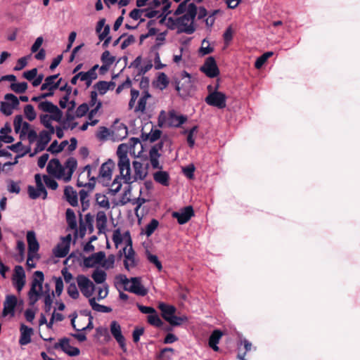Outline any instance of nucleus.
<instances>
[{"label":"nucleus","mask_w":360,"mask_h":360,"mask_svg":"<svg viewBox=\"0 0 360 360\" xmlns=\"http://www.w3.org/2000/svg\"><path fill=\"white\" fill-rule=\"evenodd\" d=\"M140 95L139 91L135 89H131L130 91V100L129 102V109H134L135 113L141 112L144 113L146 108V103L148 98H151V94L149 91L142 92L141 96L135 105L136 101Z\"/></svg>","instance_id":"20e7f679"},{"label":"nucleus","mask_w":360,"mask_h":360,"mask_svg":"<svg viewBox=\"0 0 360 360\" xmlns=\"http://www.w3.org/2000/svg\"><path fill=\"white\" fill-rule=\"evenodd\" d=\"M159 225V221L153 219L146 226L145 229V234L148 237L150 236Z\"/></svg>","instance_id":"58836bf2"},{"label":"nucleus","mask_w":360,"mask_h":360,"mask_svg":"<svg viewBox=\"0 0 360 360\" xmlns=\"http://www.w3.org/2000/svg\"><path fill=\"white\" fill-rule=\"evenodd\" d=\"M186 316H176L175 314L172 316L170 319H167V322L172 326H177L181 325L184 322L187 321Z\"/></svg>","instance_id":"ea45409f"},{"label":"nucleus","mask_w":360,"mask_h":360,"mask_svg":"<svg viewBox=\"0 0 360 360\" xmlns=\"http://www.w3.org/2000/svg\"><path fill=\"white\" fill-rule=\"evenodd\" d=\"M252 343L246 339L241 340L240 345H238V353L237 355L238 359L240 360H245V356L247 352L251 350Z\"/></svg>","instance_id":"a878e982"},{"label":"nucleus","mask_w":360,"mask_h":360,"mask_svg":"<svg viewBox=\"0 0 360 360\" xmlns=\"http://www.w3.org/2000/svg\"><path fill=\"white\" fill-rule=\"evenodd\" d=\"M14 129L16 133H20V136L26 135L29 131L30 124L23 120L22 115L15 116L13 121Z\"/></svg>","instance_id":"6ab92c4d"},{"label":"nucleus","mask_w":360,"mask_h":360,"mask_svg":"<svg viewBox=\"0 0 360 360\" xmlns=\"http://www.w3.org/2000/svg\"><path fill=\"white\" fill-rule=\"evenodd\" d=\"M133 167L135 172V179H144L147 175V170L146 168L143 167V164L138 161H134Z\"/></svg>","instance_id":"c756f323"},{"label":"nucleus","mask_w":360,"mask_h":360,"mask_svg":"<svg viewBox=\"0 0 360 360\" xmlns=\"http://www.w3.org/2000/svg\"><path fill=\"white\" fill-rule=\"evenodd\" d=\"M144 333V328L143 327L136 328L132 333L133 341L134 342H138L140 340V336L142 335Z\"/></svg>","instance_id":"774afa93"},{"label":"nucleus","mask_w":360,"mask_h":360,"mask_svg":"<svg viewBox=\"0 0 360 360\" xmlns=\"http://www.w3.org/2000/svg\"><path fill=\"white\" fill-rule=\"evenodd\" d=\"M102 63L111 65L115 60V57L110 55L109 51H105L101 57Z\"/></svg>","instance_id":"a18cd8bd"},{"label":"nucleus","mask_w":360,"mask_h":360,"mask_svg":"<svg viewBox=\"0 0 360 360\" xmlns=\"http://www.w3.org/2000/svg\"><path fill=\"white\" fill-rule=\"evenodd\" d=\"M106 276V273L98 269H96L91 275L94 281L98 284L103 283L105 281Z\"/></svg>","instance_id":"2f4dec72"},{"label":"nucleus","mask_w":360,"mask_h":360,"mask_svg":"<svg viewBox=\"0 0 360 360\" xmlns=\"http://www.w3.org/2000/svg\"><path fill=\"white\" fill-rule=\"evenodd\" d=\"M187 120V117L183 115H178L176 112L172 110L168 112V116H166L165 112L162 110L158 117V125L162 127L165 123L169 127H180L181 124L185 123Z\"/></svg>","instance_id":"39448f33"},{"label":"nucleus","mask_w":360,"mask_h":360,"mask_svg":"<svg viewBox=\"0 0 360 360\" xmlns=\"http://www.w3.org/2000/svg\"><path fill=\"white\" fill-rule=\"evenodd\" d=\"M27 240L28 243V252L37 253L39 243L34 231H30L27 232Z\"/></svg>","instance_id":"393cba45"},{"label":"nucleus","mask_w":360,"mask_h":360,"mask_svg":"<svg viewBox=\"0 0 360 360\" xmlns=\"http://www.w3.org/2000/svg\"><path fill=\"white\" fill-rule=\"evenodd\" d=\"M62 82V78H60L57 82L55 80L51 81V84L46 89V97L53 95V91L59 88L60 84Z\"/></svg>","instance_id":"8fccbe9b"},{"label":"nucleus","mask_w":360,"mask_h":360,"mask_svg":"<svg viewBox=\"0 0 360 360\" xmlns=\"http://www.w3.org/2000/svg\"><path fill=\"white\" fill-rule=\"evenodd\" d=\"M110 134L109 129L105 127H100L96 134V137L100 140H104L108 138Z\"/></svg>","instance_id":"680f3d73"},{"label":"nucleus","mask_w":360,"mask_h":360,"mask_svg":"<svg viewBox=\"0 0 360 360\" xmlns=\"http://www.w3.org/2000/svg\"><path fill=\"white\" fill-rule=\"evenodd\" d=\"M64 195L65 200L73 207L78 204V198L77 192L71 186H65L64 189Z\"/></svg>","instance_id":"5701e85b"},{"label":"nucleus","mask_w":360,"mask_h":360,"mask_svg":"<svg viewBox=\"0 0 360 360\" xmlns=\"http://www.w3.org/2000/svg\"><path fill=\"white\" fill-rule=\"evenodd\" d=\"M197 6L195 5V4L191 3L188 5L187 12L185 15H187V17L191 20V22H193L197 15Z\"/></svg>","instance_id":"37998d69"},{"label":"nucleus","mask_w":360,"mask_h":360,"mask_svg":"<svg viewBox=\"0 0 360 360\" xmlns=\"http://www.w3.org/2000/svg\"><path fill=\"white\" fill-rule=\"evenodd\" d=\"M89 105L86 103H84L78 106L75 111V116L77 117H82L84 116L87 112L89 111Z\"/></svg>","instance_id":"5fc2aeb1"},{"label":"nucleus","mask_w":360,"mask_h":360,"mask_svg":"<svg viewBox=\"0 0 360 360\" xmlns=\"http://www.w3.org/2000/svg\"><path fill=\"white\" fill-rule=\"evenodd\" d=\"M161 134L162 131L160 129L151 130V131L147 135L146 139L153 143L159 139Z\"/></svg>","instance_id":"bf43d9fd"},{"label":"nucleus","mask_w":360,"mask_h":360,"mask_svg":"<svg viewBox=\"0 0 360 360\" xmlns=\"http://www.w3.org/2000/svg\"><path fill=\"white\" fill-rule=\"evenodd\" d=\"M153 179L162 186H168L169 185V175L167 172L158 171L153 174Z\"/></svg>","instance_id":"cd10ccee"},{"label":"nucleus","mask_w":360,"mask_h":360,"mask_svg":"<svg viewBox=\"0 0 360 360\" xmlns=\"http://www.w3.org/2000/svg\"><path fill=\"white\" fill-rule=\"evenodd\" d=\"M13 283L18 292H20L25 284V273L21 266H16L13 276Z\"/></svg>","instance_id":"4468645a"},{"label":"nucleus","mask_w":360,"mask_h":360,"mask_svg":"<svg viewBox=\"0 0 360 360\" xmlns=\"http://www.w3.org/2000/svg\"><path fill=\"white\" fill-rule=\"evenodd\" d=\"M80 197V201L82 205V210L83 212L86 210L90 205L89 200L87 199L89 194L88 191L82 189L79 193Z\"/></svg>","instance_id":"c9c22d12"},{"label":"nucleus","mask_w":360,"mask_h":360,"mask_svg":"<svg viewBox=\"0 0 360 360\" xmlns=\"http://www.w3.org/2000/svg\"><path fill=\"white\" fill-rule=\"evenodd\" d=\"M174 352V349L171 347H166L160 351L159 358L163 360H169Z\"/></svg>","instance_id":"09e8293b"},{"label":"nucleus","mask_w":360,"mask_h":360,"mask_svg":"<svg viewBox=\"0 0 360 360\" xmlns=\"http://www.w3.org/2000/svg\"><path fill=\"white\" fill-rule=\"evenodd\" d=\"M233 30L231 26H229L226 28V30H225V32L223 34L224 43L228 45L233 39Z\"/></svg>","instance_id":"052dcab7"},{"label":"nucleus","mask_w":360,"mask_h":360,"mask_svg":"<svg viewBox=\"0 0 360 360\" xmlns=\"http://www.w3.org/2000/svg\"><path fill=\"white\" fill-rule=\"evenodd\" d=\"M117 155L118 157V167L120 172V176L124 180V183L131 184V176L130 175V162L127 156V146L121 144L118 146L117 150Z\"/></svg>","instance_id":"f03ea898"},{"label":"nucleus","mask_w":360,"mask_h":360,"mask_svg":"<svg viewBox=\"0 0 360 360\" xmlns=\"http://www.w3.org/2000/svg\"><path fill=\"white\" fill-rule=\"evenodd\" d=\"M157 82H158V86L160 89H165L169 84L168 78H167V76L166 75V74H165L164 72L160 73L159 76L158 77Z\"/></svg>","instance_id":"de8ad7c7"},{"label":"nucleus","mask_w":360,"mask_h":360,"mask_svg":"<svg viewBox=\"0 0 360 360\" xmlns=\"http://www.w3.org/2000/svg\"><path fill=\"white\" fill-rule=\"evenodd\" d=\"M24 112L26 117L30 121L34 120L36 117V113L32 105H27L25 107Z\"/></svg>","instance_id":"13d9d810"},{"label":"nucleus","mask_w":360,"mask_h":360,"mask_svg":"<svg viewBox=\"0 0 360 360\" xmlns=\"http://www.w3.org/2000/svg\"><path fill=\"white\" fill-rule=\"evenodd\" d=\"M205 101L209 105L217 107L219 109H223L226 105V95L224 93L217 90L210 93L205 98Z\"/></svg>","instance_id":"0eeeda50"},{"label":"nucleus","mask_w":360,"mask_h":360,"mask_svg":"<svg viewBox=\"0 0 360 360\" xmlns=\"http://www.w3.org/2000/svg\"><path fill=\"white\" fill-rule=\"evenodd\" d=\"M77 162L75 158H69L63 167L58 159H52L46 166V172L58 179H63L65 182L70 181L76 169Z\"/></svg>","instance_id":"f257e3e1"},{"label":"nucleus","mask_w":360,"mask_h":360,"mask_svg":"<svg viewBox=\"0 0 360 360\" xmlns=\"http://www.w3.org/2000/svg\"><path fill=\"white\" fill-rule=\"evenodd\" d=\"M112 240L116 247H117L119 244L122 243V236L119 229L113 231Z\"/></svg>","instance_id":"338daca9"},{"label":"nucleus","mask_w":360,"mask_h":360,"mask_svg":"<svg viewBox=\"0 0 360 360\" xmlns=\"http://www.w3.org/2000/svg\"><path fill=\"white\" fill-rule=\"evenodd\" d=\"M147 320L149 324L158 328H161L164 325V322L158 316L157 312L155 314L148 315Z\"/></svg>","instance_id":"72a5a7b5"},{"label":"nucleus","mask_w":360,"mask_h":360,"mask_svg":"<svg viewBox=\"0 0 360 360\" xmlns=\"http://www.w3.org/2000/svg\"><path fill=\"white\" fill-rule=\"evenodd\" d=\"M110 333L113 338L116 340L120 347L124 352H127L125 338L123 336L120 323L116 321L110 323Z\"/></svg>","instance_id":"9b49d317"},{"label":"nucleus","mask_w":360,"mask_h":360,"mask_svg":"<svg viewBox=\"0 0 360 360\" xmlns=\"http://www.w3.org/2000/svg\"><path fill=\"white\" fill-rule=\"evenodd\" d=\"M98 68V65H94L86 72L89 81H87V87L91 85L92 81L96 79L98 77L96 70Z\"/></svg>","instance_id":"c03bdc74"},{"label":"nucleus","mask_w":360,"mask_h":360,"mask_svg":"<svg viewBox=\"0 0 360 360\" xmlns=\"http://www.w3.org/2000/svg\"><path fill=\"white\" fill-rule=\"evenodd\" d=\"M147 259L150 263L153 264L157 267L159 271L162 269V263L160 262L158 257L156 255L148 252L147 254Z\"/></svg>","instance_id":"6e6d98bb"},{"label":"nucleus","mask_w":360,"mask_h":360,"mask_svg":"<svg viewBox=\"0 0 360 360\" xmlns=\"http://www.w3.org/2000/svg\"><path fill=\"white\" fill-rule=\"evenodd\" d=\"M44 278L42 271H37L34 273L31 288L28 292L29 304L30 305H34L43 295L42 283Z\"/></svg>","instance_id":"7ed1b4c3"},{"label":"nucleus","mask_w":360,"mask_h":360,"mask_svg":"<svg viewBox=\"0 0 360 360\" xmlns=\"http://www.w3.org/2000/svg\"><path fill=\"white\" fill-rule=\"evenodd\" d=\"M94 88L96 89L101 95H103L109 90V85L108 82L99 81L94 84Z\"/></svg>","instance_id":"79ce46f5"},{"label":"nucleus","mask_w":360,"mask_h":360,"mask_svg":"<svg viewBox=\"0 0 360 360\" xmlns=\"http://www.w3.org/2000/svg\"><path fill=\"white\" fill-rule=\"evenodd\" d=\"M46 112L51 113L50 117L51 119L60 121L63 116L62 111L55 105H53L51 102L46 101Z\"/></svg>","instance_id":"bb28decb"},{"label":"nucleus","mask_w":360,"mask_h":360,"mask_svg":"<svg viewBox=\"0 0 360 360\" xmlns=\"http://www.w3.org/2000/svg\"><path fill=\"white\" fill-rule=\"evenodd\" d=\"M43 181H45V174L42 176L40 174H35L34 181L36 184V187L45 191V186L43 184Z\"/></svg>","instance_id":"69168bd1"},{"label":"nucleus","mask_w":360,"mask_h":360,"mask_svg":"<svg viewBox=\"0 0 360 360\" xmlns=\"http://www.w3.org/2000/svg\"><path fill=\"white\" fill-rule=\"evenodd\" d=\"M123 251L126 258L124 261V266L127 270H129L130 267H134L136 265V263L134 261L135 252L132 248V245L129 246L128 250L127 247L124 248Z\"/></svg>","instance_id":"aec40b11"},{"label":"nucleus","mask_w":360,"mask_h":360,"mask_svg":"<svg viewBox=\"0 0 360 360\" xmlns=\"http://www.w3.org/2000/svg\"><path fill=\"white\" fill-rule=\"evenodd\" d=\"M223 336V333L220 330H214L211 333L209 340L208 345L214 351L218 352L219 350L217 344Z\"/></svg>","instance_id":"4be33fe9"},{"label":"nucleus","mask_w":360,"mask_h":360,"mask_svg":"<svg viewBox=\"0 0 360 360\" xmlns=\"http://www.w3.org/2000/svg\"><path fill=\"white\" fill-rule=\"evenodd\" d=\"M119 179H120V176H116L112 183L111 188L109 189L110 192L112 195H115L121 189L122 184Z\"/></svg>","instance_id":"864d4df0"},{"label":"nucleus","mask_w":360,"mask_h":360,"mask_svg":"<svg viewBox=\"0 0 360 360\" xmlns=\"http://www.w3.org/2000/svg\"><path fill=\"white\" fill-rule=\"evenodd\" d=\"M96 179L98 180L97 177L92 176L89 179V182L86 184H84L83 182H81L79 180H78L77 185L79 187H87L89 191H92L95 187Z\"/></svg>","instance_id":"4d7b16f0"},{"label":"nucleus","mask_w":360,"mask_h":360,"mask_svg":"<svg viewBox=\"0 0 360 360\" xmlns=\"http://www.w3.org/2000/svg\"><path fill=\"white\" fill-rule=\"evenodd\" d=\"M195 166L193 164L188 165V166L183 167V173L189 179H192L194 177Z\"/></svg>","instance_id":"e2e57ef3"},{"label":"nucleus","mask_w":360,"mask_h":360,"mask_svg":"<svg viewBox=\"0 0 360 360\" xmlns=\"http://www.w3.org/2000/svg\"><path fill=\"white\" fill-rule=\"evenodd\" d=\"M115 167L114 162L109 159L108 161L102 164L100 169L99 174L97 176L98 181H109L112 178V170Z\"/></svg>","instance_id":"f8f14e48"},{"label":"nucleus","mask_w":360,"mask_h":360,"mask_svg":"<svg viewBox=\"0 0 360 360\" xmlns=\"http://www.w3.org/2000/svg\"><path fill=\"white\" fill-rule=\"evenodd\" d=\"M107 225V217L103 211L98 212L96 214V228L98 233H103L105 230Z\"/></svg>","instance_id":"c85d7f7f"},{"label":"nucleus","mask_w":360,"mask_h":360,"mask_svg":"<svg viewBox=\"0 0 360 360\" xmlns=\"http://www.w3.org/2000/svg\"><path fill=\"white\" fill-rule=\"evenodd\" d=\"M4 100L1 102L0 110L5 115H11L13 110L19 105V100L12 94H6Z\"/></svg>","instance_id":"423d86ee"},{"label":"nucleus","mask_w":360,"mask_h":360,"mask_svg":"<svg viewBox=\"0 0 360 360\" xmlns=\"http://www.w3.org/2000/svg\"><path fill=\"white\" fill-rule=\"evenodd\" d=\"M67 292L69 296L72 299H77L79 296V293L75 283H70Z\"/></svg>","instance_id":"603ef678"},{"label":"nucleus","mask_w":360,"mask_h":360,"mask_svg":"<svg viewBox=\"0 0 360 360\" xmlns=\"http://www.w3.org/2000/svg\"><path fill=\"white\" fill-rule=\"evenodd\" d=\"M33 333V330L27 326L22 324L20 326V338L19 343L21 345H26L31 341V336Z\"/></svg>","instance_id":"412c9836"},{"label":"nucleus","mask_w":360,"mask_h":360,"mask_svg":"<svg viewBox=\"0 0 360 360\" xmlns=\"http://www.w3.org/2000/svg\"><path fill=\"white\" fill-rule=\"evenodd\" d=\"M112 134L120 139L125 138L128 134L127 127L124 124H120L112 130Z\"/></svg>","instance_id":"473e14b6"},{"label":"nucleus","mask_w":360,"mask_h":360,"mask_svg":"<svg viewBox=\"0 0 360 360\" xmlns=\"http://www.w3.org/2000/svg\"><path fill=\"white\" fill-rule=\"evenodd\" d=\"M38 259L37 253L28 252V257L27 259V265L30 269L34 268L36 264L34 260Z\"/></svg>","instance_id":"0e129e2a"},{"label":"nucleus","mask_w":360,"mask_h":360,"mask_svg":"<svg viewBox=\"0 0 360 360\" xmlns=\"http://www.w3.org/2000/svg\"><path fill=\"white\" fill-rule=\"evenodd\" d=\"M274 55V53L271 51H268L263 53L261 56H259L255 61V67L257 69H260L264 64L266 62V60Z\"/></svg>","instance_id":"f704fd0d"},{"label":"nucleus","mask_w":360,"mask_h":360,"mask_svg":"<svg viewBox=\"0 0 360 360\" xmlns=\"http://www.w3.org/2000/svg\"><path fill=\"white\" fill-rule=\"evenodd\" d=\"M214 51V48L210 46L209 42L206 39H203L202 42V46L200 49L199 52L202 55H207Z\"/></svg>","instance_id":"3c124183"},{"label":"nucleus","mask_w":360,"mask_h":360,"mask_svg":"<svg viewBox=\"0 0 360 360\" xmlns=\"http://www.w3.org/2000/svg\"><path fill=\"white\" fill-rule=\"evenodd\" d=\"M72 236L68 234L53 249V253L56 257H65L69 252Z\"/></svg>","instance_id":"9d476101"},{"label":"nucleus","mask_w":360,"mask_h":360,"mask_svg":"<svg viewBox=\"0 0 360 360\" xmlns=\"http://www.w3.org/2000/svg\"><path fill=\"white\" fill-rule=\"evenodd\" d=\"M194 215V211L191 206H186L179 212H174L172 217L176 219L179 224L187 223Z\"/></svg>","instance_id":"2eb2a0df"},{"label":"nucleus","mask_w":360,"mask_h":360,"mask_svg":"<svg viewBox=\"0 0 360 360\" xmlns=\"http://www.w3.org/2000/svg\"><path fill=\"white\" fill-rule=\"evenodd\" d=\"M11 89L15 93H24L27 89V84L25 82L20 83H13L11 84Z\"/></svg>","instance_id":"a19ab883"},{"label":"nucleus","mask_w":360,"mask_h":360,"mask_svg":"<svg viewBox=\"0 0 360 360\" xmlns=\"http://www.w3.org/2000/svg\"><path fill=\"white\" fill-rule=\"evenodd\" d=\"M66 221L68 226L72 230H77V220L74 211L72 209L68 208L66 210Z\"/></svg>","instance_id":"7c9ffc66"},{"label":"nucleus","mask_w":360,"mask_h":360,"mask_svg":"<svg viewBox=\"0 0 360 360\" xmlns=\"http://www.w3.org/2000/svg\"><path fill=\"white\" fill-rule=\"evenodd\" d=\"M94 215L91 213H88L84 217V224H86V229L89 230V233H92L94 232Z\"/></svg>","instance_id":"49530a36"},{"label":"nucleus","mask_w":360,"mask_h":360,"mask_svg":"<svg viewBox=\"0 0 360 360\" xmlns=\"http://www.w3.org/2000/svg\"><path fill=\"white\" fill-rule=\"evenodd\" d=\"M77 282L82 293L86 297H90L95 290V285L84 275H78Z\"/></svg>","instance_id":"1a4fd4ad"},{"label":"nucleus","mask_w":360,"mask_h":360,"mask_svg":"<svg viewBox=\"0 0 360 360\" xmlns=\"http://www.w3.org/2000/svg\"><path fill=\"white\" fill-rule=\"evenodd\" d=\"M96 201L100 207L105 209L110 208V202L108 198L106 197L105 195L101 193H96Z\"/></svg>","instance_id":"e433bc0d"},{"label":"nucleus","mask_w":360,"mask_h":360,"mask_svg":"<svg viewBox=\"0 0 360 360\" xmlns=\"http://www.w3.org/2000/svg\"><path fill=\"white\" fill-rule=\"evenodd\" d=\"M159 309L162 312V318L167 321V319H170L172 316L175 314L176 309L174 306L169 305L161 302L158 305Z\"/></svg>","instance_id":"b1692460"},{"label":"nucleus","mask_w":360,"mask_h":360,"mask_svg":"<svg viewBox=\"0 0 360 360\" xmlns=\"http://www.w3.org/2000/svg\"><path fill=\"white\" fill-rule=\"evenodd\" d=\"M178 22V29L179 32H184L188 34H193L195 29L193 26V22L185 14L176 18Z\"/></svg>","instance_id":"dca6fc26"},{"label":"nucleus","mask_w":360,"mask_h":360,"mask_svg":"<svg viewBox=\"0 0 360 360\" xmlns=\"http://www.w3.org/2000/svg\"><path fill=\"white\" fill-rule=\"evenodd\" d=\"M55 349H61L65 353L70 356H78L80 353L79 349L70 345V340L64 338L61 339L58 342L55 343Z\"/></svg>","instance_id":"ddd939ff"},{"label":"nucleus","mask_w":360,"mask_h":360,"mask_svg":"<svg viewBox=\"0 0 360 360\" xmlns=\"http://www.w3.org/2000/svg\"><path fill=\"white\" fill-rule=\"evenodd\" d=\"M28 195L31 199L38 198L42 193H45V191L33 186H29L27 188Z\"/></svg>","instance_id":"4c0bfd02"},{"label":"nucleus","mask_w":360,"mask_h":360,"mask_svg":"<svg viewBox=\"0 0 360 360\" xmlns=\"http://www.w3.org/2000/svg\"><path fill=\"white\" fill-rule=\"evenodd\" d=\"M130 281L131 282V285L129 288L125 287L124 289L126 290L141 296H145L148 293V290L141 285L139 278H131Z\"/></svg>","instance_id":"a211bd4d"},{"label":"nucleus","mask_w":360,"mask_h":360,"mask_svg":"<svg viewBox=\"0 0 360 360\" xmlns=\"http://www.w3.org/2000/svg\"><path fill=\"white\" fill-rule=\"evenodd\" d=\"M200 70L210 78H214L219 75V70L214 57H208L204 64L200 68Z\"/></svg>","instance_id":"6e6552de"},{"label":"nucleus","mask_w":360,"mask_h":360,"mask_svg":"<svg viewBox=\"0 0 360 360\" xmlns=\"http://www.w3.org/2000/svg\"><path fill=\"white\" fill-rule=\"evenodd\" d=\"M18 300L15 295H6L5 301L4 302V309L2 311V316H6L11 314L12 316H14V310L16 307Z\"/></svg>","instance_id":"f3484780"}]
</instances>
